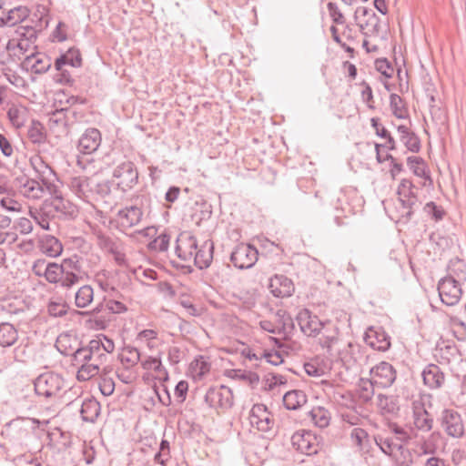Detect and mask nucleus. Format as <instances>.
Masks as SVG:
<instances>
[{"instance_id": "f257e3e1", "label": "nucleus", "mask_w": 466, "mask_h": 466, "mask_svg": "<svg viewBox=\"0 0 466 466\" xmlns=\"http://www.w3.org/2000/svg\"><path fill=\"white\" fill-rule=\"evenodd\" d=\"M418 191L419 188L413 185L411 180L407 178L400 180L397 188L399 206L396 218L399 221H409L420 206Z\"/></svg>"}, {"instance_id": "f03ea898", "label": "nucleus", "mask_w": 466, "mask_h": 466, "mask_svg": "<svg viewBox=\"0 0 466 466\" xmlns=\"http://www.w3.org/2000/svg\"><path fill=\"white\" fill-rule=\"evenodd\" d=\"M143 214L142 208L137 205L126 206L117 210L110 224L119 232L127 234L130 228L141 222Z\"/></svg>"}, {"instance_id": "7ed1b4c3", "label": "nucleus", "mask_w": 466, "mask_h": 466, "mask_svg": "<svg viewBox=\"0 0 466 466\" xmlns=\"http://www.w3.org/2000/svg\"><path fill=\"white\" fill-rule=\"evenodd\" d=\"M34 386L36 395L50 399L58 396L65 386V380L57 373L45 372L35 380Z\"/></svg>"}, {"instance_id": "20e7f679", "label": "nucleus", "mask_w": 466, "mask_h": 466, "mask_svg": "<svg viewBox=\"0 0 466 466\" xmlns=\"http://www.w3.org/2000/svg\"><path fill=\"white\" fill-rule=\"evenodd\" d=\"M16 35L18 37L10 39L6 45L9 58H20L21 56L24 58H35L36 46L34 44L36 39H29L26 32L21 27L17 28Z\"/></svg>"}, {"instance_id": "39448f33", "label": "nucleus", "mask_w": 466, "mask_h": 466, "mask_svg": "<svg viewBox=\"0 0 466 466\" xmlns=\"http://www.w3.org/2000/svg\"><path fill=\"white\" fill-rule=\"evenodd\" d=\"M438 421L445 434L453 439H460L465 433V424L461 414L454 409L441 410Z\"/></svg>"}, {"instance_id": "423d86ee", "label": "nucleus", "mask_w": 466, "mask_h": 466, "mask_svg": "<svg viewBox=\"0 0 466 466\" xmlns=\"http://www.w3.org/2000/svg\"><path fill=\"white\" fill-rule=\"evenodd\" d=\"M95 236L99 248L111 254L116 265L120 267L127 265L125 244L119 238H113L101 230L95 232Z\"/></svg>"}, {"instance_id": "0eeeda50", "label": "nucleus", "mask_w": 466, "mask_h": 466, "mask_svg": "<svg viewBox=\"0 0 466 466\" xmlns=\"http://www.w3.org/2000/svg\"><path fill=\"white\" fill-rule=\"evenodd\" d=\"M412 425L411 431H417L422 433L430 432L434 424L432 415L428 411L422 396L414 398L411 401Z\"/></svg>"}, {"instance_id": "6e6552de", "label": "nucleus", "mask_w": 466, "mask_h": 466, "mask_svg": "<svg viewBox=\"0 0 466 466\" xmlns=\"http://www.w3.org/2000/svg\"><path fill=\"white\" fill-rule=\"evenodd\" d=\"M29 163L36 177L41 180L46 188L51 194H56V186L55 182L57 180V177L49 163H47L39 153L31 156Z\"/></svg>"}, {"instance_id": "1a4fd4ad", "label": "nucleus", "mask_w": 466, "mask_h": 466, "mask_svg": "<svg viewBox=\"0 0 466 466\" xmlns=\"http://www.w3.org/2000/svg\"><path fill=\"white\" fill-rule=\"evenodd\" d=\"M113 178L117 187L123 192H127L138 183L137 168L132 161H123L115 167Z\"/></svg>"}, {"instance_id": "9d476101", "label": "nucleus", "mask_w": 466, "mask_h": 466, "mask_svg": "<svg viewBox=\"0 0 466 466\" xmlns=\"http://www.w3.org/2000/svg\"><path fill=\"white\" fill-rule=\"evenodd\" d=\"M293 448L307 456L315 455L321 449V438L310 431H298L291 437Z\"/></svg>"}, {"instance_id": "9b49d317", "label": "nucleus", "mask_w": 466, "mask_h": 466, "mask_svg": "<svg viewBox=\"0 0 466 466\" xmlns=\"http://www.w3.org/2000/svg\"><path fill=\"white\" fill-rule=\"evenodd\" d=\"M204 399L209 408L218 410H227L233 405V392L225 385L209 387Z\"/></svg>"}, {"instance_id": "f8f14e48", "label": "nucleus", "mask_w": 466, "mask_h": 466, "mask_svg": "<svg viewBox=\"0 0 466 466\" xmlns=\"http://www.w3.org/2000/svg\"><path fill=\"white\" fill-rule=\"evenodd\" d=\"M258 251L250 245L240 243L235 247L230 254V261L239 269L252 268L258 261Z\"/></svg>"}, {"instance_id": "ddd939ff", "label": "nucleus", "mask_w": 466, "mask_h": 466, "mask_svg": "<svg viewBox=\"0 0 466 466\" xmlns=\"http://www.w3.org/2000/svg\"><path fill=\"white\" fill-rule=\"evenodd\" d=\"M316 337L320 347L326 349L329 355H334V351L339 352L337 347L340 342V337L339 329L335 323L330 320L324 321Z\"/></svg>"}, {"instance_id": "4468645a", "label": "nucleus", "mask_w": 466, "mask_h": 466, "mask_svg": "<svg viewBox=\"0 0 466 466\" xmlns=\"http://www.w3.org/2000/svg\"><path fill=\"white\" fill-rule=\"evenodd\" d=\"M50 22L49 11L43 5H38L35 12L27 18L25 25L20 26L30 38L37 37V34L48 27Z\"/></svg>"}, {"instance_id": "2eb2a0df", "label": "nucleus", "mask_w": 466, "mask_h": 466, "mask_svg": "<svg viewBox=\"0 0 466 466\" xmlns=\"http://www.w3.org/2000/svg\"><path fill=\"white\" fill-rule=\"evenodd\" d=\"M438 292L441 301L447 306L459 303L462 295L461 284L454 279L441 278L438 282Z\"/></svg>"}, {"instance_id": "dca6fc26", "label": "nucleus", "mask_w": 466, "mask_h": 466, "mask_svg": "<svg viewBox=\"0 0 466 466\" xmlns=\"http://www.w3.org/2000/svg\"><path fill=\"white\" fill-rule=\"evenodd\" d=\"M249 422L253 428L261 432H268L274 426L271 413L264 404H255L249 412Z\"/></svg>"}, {"instance_id": "f3484780", "label": "nucleus", "mask_w": 466, "mask_h": 466, "mask_svg": "<svg viewBox=\"0 0 466 466\" xmlns=\"http://www.w3.org/2000/svg\"><path fill=\"white\" fill-rule=\"evenodd\" d=\"M370 373L373 383L380 388L390 387L397 377V372L393 366L386 361H381L374 366Z\"/></svg>"}, {"instance_id": "a211bd4d", "label": "nucleus", "mask_w": 466, "mask_h": 466, "mask_svg": "<svg viewBox=\"0 0 466 466\" xmlns=\"http://www.w3.org/2000/svg\"><path fill=\"white\" fill-rule=\"evenodd\" d=\"M198 241L190 231L181 232L176 240L175 252L183 261H191Z\"/></svg>"}, {"instance_id": "6ab92c4d", "label": "nucleus", "mask_w": 466, "mask_h": 466, "mask_svg": "<svg viewBox=\"0 0 466 466\" xmlns=\"http://www.w3.org/2000/svg\"><path fill=\"white\" fill-rule=\"evenodd\" d=\"M367 345L378 351H386L390 347V337L381 327H370L364 334Z\"/></svg>"}, {"instance_id": "aec40b11", "label": "nucleus", "mask_w": 466, "mask_h": 466, "mask_svg": "<svg viewBox=\"0 0 466 466\" xmlns=\"http://www.w3.org/2000/svg\"><path fill=\"white\" fill-rule=\"evenodd\" d=\"M93 181L86 176L71 177L67 187L70 191L84 202H90L93 196Z\"/></svg>"}, {"instance_id": "412c9836", "label": "nucleus", "mask_w": 466, "mask_h": 466, "mask_svg": "<svg viewBox=\"0 0 466 466\" xmlns=\"http://www.w3.org/2000/svg\"><path fill=\"white\" fill-rule=\"evenodd\" d=\"M29 16L30 10L25 5H17L10 9L3 8L0 16V27L15 26L18 24L27 22Z\"/></svg>"}, {"instance_id": "4be33fe9", "label": "nucleus", "mask_w": 466, "mask_h": 466, "mask_svg": "<svg viewBox=\"0 0 466 466\" xmlns=\"http://www.w3.org/2000/svg\"><path fill=\"white\" fill-rule=\"evenodd\" d=\"M296 319L301 331L309 337H316L324 322L319 320L318 316L313 315L308 309H300Z\"/></svg>"}, {"instance_id": "5701e85b", "label": "nucleus", "mask_w": 466, "mask_h": 466, "mask_svg": "<svg viewBox=\"0 0 466 466\" xmlns=\"http://www.w3.org/2000/svg\"><path fill=\"white\" fill-rule=\"evenodd\" d=\"M101 140V133L97 128H87L78 140L77 149L85 155L92 154L97 150Z\"/></svg>"}, {"instance_id": "b1692460", "label": "nucleus", "mask_w": 466, "mask_h": 466, "mask_svg": "<svg viewBox=\"0 0 466 466\" xmlns=\"http://www.w3.org/2000/svg\"><path fill=\"white\" fill-rule=\"evenodd\" d=\"M214 244L211 239H206L201 244H198V248L194 252L192 260L199 269L208 268L213 259Z\"/></svg>"}, {"instance_id": "393cba45", "label": "nucleus", "mask_w": 466, "mask_h": 466, "mask_svg": "<svg viewBox=\"0 0 466 466\" xmlns=\"http://www.w3.org/2000/svg\"><path fill=\"white\" fill-rule=\"evenodd\" d=\"M37 248L41 253L49 258H57L63 252L61 241L50 234H42L37 239Z\"/></svg>"}, {"instance_id": "a878e982", "label": "nucleus", "mask_w": 466, "mask_h": 466, "mask_svg": "<svg viewBox=\"0 0 466 466\" xmlns=\"http://www.w3.org/2000/svg\"><path fill=\"white\" fill-rule=\"evenodd\" d=\"M37 419L16 418L8 423L11 432L19 439L27 438L39 425Z\"/></svg>"}, {"instance_id": "bb28decb", "label": "nucleus", "mask_w": 466, "mask_h": 466, "mask_svg": "<svg viewBox=\"0 0 466 466\" xmlns=\"http://www.w3.org/2000/svg\"><path fill=\"white\" fill-rule=\"evenodd\" d=\"M423 383L431 390L440 389L445 381V375L435 364H428L421 372Z\"/></svg>"}, {"instance_id": "cd10ccee", "label": "nucleus", "mask_w": 466, "mask_h": 466, "mask_svg": "<svg viewBox=\"0 0 466 466\" xmlns=\"http://www.w3.org/2000/svg\"><path fill=\"white\" fill-rule=\"evenodd\" d=\"M0 152L7 164L18 166L20 156L18 148L12 138L4 133H0Z\"/></svg>"}, {"instance_id": "c85d7f7f", "label": "nucleus", "mask_w": 466, "mask_h": 466, "mask_svg": "<svg viewBox=\"0 0 466 466\" xmlns=\"http://www.w3.org/2000/svg\"><path fill=\"white\" fill-rule=\"evenodd\" d=\"M271 293L277 298H286L292 295L294 286L288 277L284 275H276L270 279L269 284Z\"/></svg>"}, {"instance_id": "c756f323", "label": "nucleus", "mask_w": 466, "mask_h": 466, "mask_svg": "<svg viewBox=\"0 0 466 466\" xmlns=\"http://www.w3.org/2000/svg\"><path fill=\"white\" fill-rule=\"evenodd\" d=\"M82 60H56L55 67L56 73L54 75V80L59 84H70L73 82L71 75L66 66L79 67Z\"/></svg>"}, {"instance_id": "7c9ffc66", "label": "nucleus", "mask_w": 466, "mask_h": 466, "mask_svg": "<svg viewBox=\"0 0 466 466\" xmlns=\"http://www.w3.org/2000/svg\"><path fill=\"white\" fill-rule=\"evenodd\" d=\"M45 186L35 179H25L19 186V193L28 199H40L45 194Z\"/></svg>"}, {"instance_id": "2f4dec72", "label": "nucleus", "mask_w": 466, "mask_h": 466, "mask_svg": "<svg viewBox=\"0 0 466 466\" xmlns=\"http://www.w3.org/2000/svg\"><path fill=\"white\" fill-rule=\"evenodd\" d=\"M397 131L400 136V140L406 147V148L413 153H418L420 150V140L419 137L410 129L404 126L400 125L397 127Z\"/></svg>"}, {"instance_id": "473e14b6", "label": "nucleus", "mask_w": 466, "mask_h": 466, "mask_svg": "<svg viewBox=\"0 0 466 466\" xmlns=\"http://www.w3.org/2000/svg\"><path fill=\"white\" fill-rule=\"evenodd\" d=\"M72 360L73 365L78 368L82 364H86L91 360H103L104 357L96 354V350L91 348V342L89 341L86 347L79 348L73 353Z\"/></svg>"}, {"instance_id": "72a5a7b5", "label": "nucleus", "mask_w": 466, "mask_h": 466, "mask_svg": "<svg viewBox=\"0 0 466 466\" xmlns=\"http://www.w3.org/2000/svg\"><path fill=\"white\" fill-rule=\"evenodd\" d=\"M91 348H94L97 355L104 357V361H107L108 354L112 353L115 350L114 341L104 334L96 335L90 340Z\"/></svg>"}, {"instance_id": "f704fd0d", "label": "nucleus", "mask_w": 466, "mask_h": 466, "mask_svg": "<svg viewBox=\"0 0 466 466\" xmlns=\"http://www.w3.org/2000/svg\"><path fill=\"white\" fill-rule=\"evenodd\" d=\"M375 442L381 451L390 457L395 456V453H398L403 446V443L393 436L378 435L375 437Z\"/></svg>"}, {"instance_id": "c9c22d12", "label": "nucleus", "mask_w": 466, "mask_h": 466, "mask_svg": "<svg viewBox=\"0 0 466 466\" xmlns=\"http://www.w3.org/2000/svg\"><path fill=\"white\" fill-rule=\"evenodd\" d=\"M7 116L13 127L20 128L28 118V109L21 104H12L8 108Z\"/></svg>"}, {"instance_id": "e433bc0d", "label": "nucleus", "mask_w": 466, "mask_h": 466, "mask_svg": "<svg viewBox=\"0 0 466 466\" xmlns=\"http://www.w3.org/2000/svg\"><path fill=\"white\" fill-rule=\"evenodd\" d=\"M106 362L104 360H91L86 364H82L77 368L76 380L78 381H87L101 371V366Z\"/></svg>"}, {"instance_id": "4c0bfd02", "label": "nucleus", "mask_w": 466, "mask_h": 466, "mask_svg": "<svg viewBox=\"0 0 466 466\" xmlns=\"http://www.w3.org/2000/svg\"><path fill=\"white\" fill-rule=\"evenodd\" d=\"M141 367L145 370H153L156 373L157 379L160 380H168V372L167 369L163 366L161 358L148 356L145 360H141Z\"/></svg>"}, {"instance_id": "58836bf2", "label": "nucleus", "mask_w": 466, "mask_h": 466, "mask_svg": "<svg viewBox=\"0 0 466 466\" xmlns=\"http://www.w3.org/2000/svg\"><path fill=\"white\" fill-rule=\"evenodd\" d=\"M446 279H454L462 284L466 281V263L460 258H453L450 261L447 268Z\"/></svg>"}, {"instance_id": "ea45409f", "label": "nucleus", "mask_w": 466, "mask_h": 466, "mask_svg": "<svg viewBox=\"0 0 466 466\" xmlns=\"http://www.w3.org/2000/svg\"><path fill=\"white\" fill-rule=\"evenodd\" d=\"M100 413L99 402L93 399H86L83 400L80 410L81 418L87 422H94Z\"/></svg>"}, {"instance_id": "a19ab883", "label": "nucleus", "mask_w": 466, "mask_h": 466, "mask_svg": "<svg viewBox=\"0 0 466 466\" xmlns=\"http://www.w3.org/2000/svg\"><path fill=\"white\" fill-rule=\"evenodd\" d=\"M18 339V332L14 325L8 322L0 323V346L7 348L13 346Z\"/></svg>"}, {"instance_id": "79ce46f5", "label": "nucleus", "mask_w": 466, "mask_h": 466, "mask_svg": "<svg viewBox=\"0 0 466 466\" xmlns=\"http://www.w3.org/2000/svg\"><path fill=\"white\" fill-rule=\"evenodd\" d=\"M307 402L306 394L302 390H290L283 396V405L287 410H295Z\"/></svg>"}, {"instance_id": "37998d69", "label": "nucleus", "mask_w": 466, "mask_h": 466, "mask_svg": "<svg viewBox=\"0 0 466 466\" xmlns=\"http://www.w3.org/2000/svg\"><path fill=\"white\" fill-rule=\"evenodd\" d=\"M407 164L415 176L431 181L427 165L422 157L417 156L409 157Z\"/></svg>"}, {"instance_id": "c03bdc74", "label": "nucleus", "mask_w": 466, "mask_h": 466, "mask_svg": "<svg viewBox=\"0 0 466 466\" xmlns=\"http://www.w3.org/2000/svg\"><path fill=\"white\" fill-rule=\"evenodd\" d=\"M11 223L9 217L0 215V244L5 242L12 244L16 241L17 234L12 230Z\"/></svg>"}, {"instance_id": "a18cd8bd", "label": "nucleus", "mask_w": 466, "mask_h": 466, "mask_svg": "<svg viewBox=\"0 0 466 466\" xmlns=\"http://www.w3.org/2000/svg\"><path fill=\"white\" fill-rule=\"evenodd\" d=\"M309 417L312 422L321 429L328 427L331 420L330 412L321 406L313 407L309 411Z\"/></svg>"}, {"instance_id": "49530a36", "label": "nucleus", "mask_w": 466, "mask_h": 466, "mask_svg": "<svg viewBox=\"0 0 466 466\" xmlns=\"http://www.w3.org/2000/svg\"><path fill=\"white\" fill-rule=\"evenodd\" d=\"M94 299V289L90 285H83L75 293V305L79 309H85Z\"/></svg>"}, {"instance_id": "de8ad7c7", "label": "nucleus", "mask_w": 466, "mask_h": 466, "mask_svg": "<svg viewBox=\"0 0 466 466\" xmlns=\"http://www.w3.org/2000/svg\"><path fill=\"white\" fill-rule=\"evenodd\" d=\"M141 354L138 349L132 346H125L119 354V359L123 366L128 368L135 367L140 361Z\"/></svg>"}, {"instance_id": "09e8293b", "label": "nucleus", "mask_w": 466, "mask_h": 466, "mask_svg": "<svg viewBox=\"0 0 466 466\" xmlns=\"http://www.w3.org/2000/svg\"><path fill=\"white\" fill-rule=\"evenodd\" d=\"M377 405L383 414H396L400 410L394 396L379 394L377 396Z\"/></svg>"}, {"instance_id": "8fccbe9b", "label": "nucleus", "mask_w": 466, "mask_h": 466, "mask_svg": "<svg viewBox=\"0 0 466 466\" xmlns=\"http://www.w3.org/2000/svg\"><path fill=\"white\" fill-rule=\"evenodd\" d=\"M27 137L35 145H43L46 142V134L44 126L38 121H32L27 129Z\"/></svg>"}, {"instance_id": "3c124183", "label": "nucleus", "mask_w": 466, "mask_h": 466, "mask_svg": "<svg viewBox=\"0 0 466 466\" xmlns=\"http://www.w3.org/2000/svg\"><path fill=\"white\" fill-rule=\"evenodd\" d=\"M23 69L40 75L46 73L52 66L51 60H21Z\"/></svg>"}, {"instance_id": "603ef678", "label": "nucleus", "mask_w": 466, "mask_h": 466, "mask_svg": "<svg viewBox=\"0 0 466 466\" xmlns=\"http://www.w3.org/2000/svg\"><path fill=\"white\" fill-rule=\"evenodd\" d=\"M190 371L195 379H202L210 371V363L204 356H198L190 363Z\"/></svg>"}, {"instance_id": "864d4df0", "label": "nucleus", "mask_w": 466, "mask_h": 466, "mask_svg": "<svg viewBox=\"0 0 466 466\" xmlns=\"http://www.w3.org/2000/svg\"><path fill=\"white\" fill-rule=\"evenodd\" d=\"M360 31L365 35H379L380 28V20L378 15L360 19L357 22Z\"/></svg>"}, {"instance_id": "5fc2aeb1", "label": "nucleus", "mask_w": 466, "mask_h": 466, "mask_svg": "<svg viewBox=\"0 0 466 466\" xmlns=\"http://www.w3.org/2000/svg\"><path fill=\"white\" fill-rule=\"evenodd\" d=\"M437 356L441 362L449 364L458 357L459 350L455 344H443L437 348Z\"/></svg>"}, {"instance_id": "6e6d98bb", "label": "nucleus", "mask_w": 466, "mask_h": 466, "mask_svg": "<svg viewBox=\"0 0 466 466\" xmlns=\"http://www.w3.org/2000/svg\"><path fill=\"white\" fill-rule=\"evenodd\" d=\"M136 339L138 342L145 343L149 350H153L157 347L158 331L153 329H145L137 333Z\"/></svg>"}, {"instance_id": "4d7b16f0", "label": "nucleus", "mask_w": 466, "mask_h": 466, "mask_svg": "<svg viewBox=\"0 0 466 466\" xmlns=\"http://www.w3.org/2000/svg\"><path fill=\"white\" fill-rule=\"evenodd\" d=\"M350 440L360 451H366L370 442L368 432L361 428H354L351 431Z\"/></svg>"}, {"instance_id": "13d9d810", "label": "nucleus", "mask_w": 466, "mask_h": 466, "mask_svg": "<svg viewBox=\"0 0 466 466\" xmlns=\"http://www.w3.org/2000/svg\"><path fill=\"white\" fill-rule=\"evenodd\" d=\"M51 206L59 213L65 216L72 217L76 213V208L69 201L65 200L61 196H55Z\"/></svg>"}, {"instance_id": "bf43d9fd", "label": "nucleus", "mask_w": 466, "mask_h": 466, "mask_svg": "<svg viewBox=\"0 0 466 466\" xmlns=\"http://www.w3.org/2000/svg\"><path fill=\"white\" fill-rule=\"evenodd\" d=\"M63 267V270L77 273L78 276H82L83 268L81 263V258L77 255H73L70 258H64L60 264Z\"/></svg>"}, {"instance_id": "052dcab7", "label": "nucleus", "mask_w": 466, "mask_h": 466, "mask_svg": "<svg viewBox=\"0 0 466 466\" xmlns=\"http://www.w3.org/2000/svg\"><path fill=\"white\" fill-rule=\"evenodd\" d=\"M82 279V276H78L77 273L68 272L63 270L61 274V279L58 282V287L63 289L69 290L76 285H77Z\"/></svg>"}, {"instance_id": "680f3d73", "label": "nucleus", "mask_w": 466, "mask_h": 466, "mask_svg": "<svg viewBox=\"0 0 466 466\" xmlns=\"http://www.w3.org/2000/svg\"><path fill=\"white\" fill-rule=\"evenodd\" d=\"M63 273V267L61 265L55 262L47 263V271L46 273L45 279L47 282L51 284H57L61 279V274Z\"/></svg>"}, {"instance_id": "e2e57ef3", "label": "nucleus", "mask_w": 466, "mask_h": 466, "mask_svg": "<svg viewBox=\"0 0 466 466\" xmlns=\"http://www.w3.org/2000/svg\"><path fill=\"white\" fill-rule=\"evenodd\" d=\"M66 108L56 109L49 116V125L51 127H64L65 129L67 127V118H66Z\"/></svg>"}, {"instance_id": "0e129e2a", "label": "nucleus", "mask_w": 466, "mask_h": 466, "mask_svg": "<svg viewBox=\"0 0 466 466\" xmlns=\"http://www.w3.org/2000/svg\"><path fill=\"white\" fill-rule=\"evenodd\" d=\"M376 386L375 383H373L372 379L370 380H364L361 379L360 382V398L364 401H369L371 400L372 396L374 395V387Z\"/></svg>"}, {"instance_id": "69168bd1", "label": "nucleus", "mask_w": 466, "mask_h": 466, "mask_svg": "<svg viewBox=\"0 0 466 466\" xmlns=\"http://www.w3.org/2000/svg\"><path fill=\"white\" fill-rule=\"evenodd\" d=\"M29 214L35 222L43 229L50 230V218L46 213L41 209H29Z\"/></svg>"}, {"instance_id": "338daca9", "label": "nucleus", "mask_w": 466, "mask_h": 466, "mask_svg": "<svg viewBox=\"0 0 466 466\" xmlns=\"http://www.w3.org/2000/svg\"><path fill=\"white\" fill-rule=\"evenodd\" d=\"M390 105L393 115L398 118H405L407 111L405 110L401 97L397 94H391L390 96Z\"/></svg>"}, {"instance_id": "774afa93", "label": "nucleus", "mask_w": 466, "mask_h": 466, "mask_svg": "<svg viewBox=\"0 0 466 466\" xmlns=\"http://www.w3.org/2000/svg\"><path fill=\"white\" fill-rule=\"evenodd\" d=\"M397 466H411L413 463V456L410 451L404 447V445L395 453V456H391Z\"/></svg>"}]
</instances>
